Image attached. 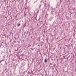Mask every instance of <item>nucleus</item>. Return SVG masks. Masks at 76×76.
<instances>
[{"instance_id":"obj_1","label":"nucleus","mask_w":76,"mask_h":76,"mask_svg":"<svg viewBox=\"0 0 76 76\" xmlns=\"http://www.w3.org/2000/svg\"><path fill=\"white\" fill-rule=\"evenodd\" d=\"M46 3H47V2H46V0L44 2V6H45V9H47V6H46V5H47V4H46Z\"/></svg>"},{"instance_id":"obj_2","label":"nucleus","mask_w":76,"mask_h":76,"mask_svg":"<svg viewBox=\"0 0 76 76\" xmlns=\"http://www.w3.org/2000/svg\"><path fill=\"white\" fill-rule=\"evenodd\" d=\"M21 56L22 57H25V54H24V53H22V54L21 55Z\"/></svg>"},{"instance_id":"obj_3","label":"nucleus","mask_w":76,"mask_h":76,"mask_svg":"<svg viewBox=\"0 0 76 76\" xmlns=\"http://www.w3.org/2000/svg\"><path fill=\"white\" fill-rule=\"evenodd\" d=\"M44 62H45V63H47V60L46 58L45 59Z\"/></svg>"},{"instance_id":"obj_4","label":"nucleus","mask_w":76,"mask_h":76,"mask_svg":"<svg viewBox=\"0 0 76 76\" xmlns=\"http://www.w3.org/2000/svg\"><path fill=\"white\" fill-rule=\"evenodd\" d=\"M23 64H24V65H25V64H26V63H25V62H23V63H22Z\"/></svg>"},{"instance_id":"obj_5","label":"nucleus","mask_w":76,"mask_h":76,"mask_svg":"<svg viewBox=\"0 0 76 76\" xmlns=\"http://www.w3.org/2000/svg\"><path fill=\"white\" fill-rule=\"evenodd\" d=\"M20 26V24L19 23L17 26L18 27H19V26Z\"/></svg>"},{"instance_id":"obj_6","label":"nucleus","mask_w":76,"mask_h":76,"mask_svg":"<svg viewBox=\"0 0 76 76\" xmlns=\"http://www.w3.org/2000/svg\"><path fill=\"white\" fill-rule=\"evenodd\" d=\"M41 5H40L39 6V9H40L41 7Z\"/></svg>"},{"instance_id":"obj_7","label":"nucleus","mask_w":76,"mask_h":76,"mask_svg":"<svg viewBox=\"0 0 76 76\" xmlns=\"http://www.w3.org/2000/svg\"><path fill=\"white\" fill-rule=\"evenodd\" d=\"M6 76H9V74L7 73L6 74Z\"/></svg>"},{"instance_id":"obj_8","label":"nucleus","mask_w":76,"mask_h":76,"mask_svg":"<svg viewBox=\"0 0 76 76\" xmlns=\"http://www.w3.org/2000/svg\"><path fill=\"white\" fill-rule=\"evenodd\" d=\"M9 39H10V42H11V41H12V39L10 40V38H9Z\"/></svg>"},{"instance_id":"obj_9","label":"nucleus","mask_w":76,"mask_h":76,"mask_svg":"<svg viewBox=\"0 0 76 76\" xmlns=\"http://www.w3.org/2000/svg\"><path fill=\"white\" fill-rule=\"evenodd\" d=\"M37 1H38V0H37L35 2H34V3H36Z\"/></svg>"},{"instance_id":"obj_10","label":"nucleus","mask_w":76,"mask_h":76,"mask_svg":"<svg viewBox=\"0 0 76 76\" xmlns=\"http://www.w3.org/2000/svg\"><path fill=\"white\" fill-rule=\"evenodd\" d=\"M2 61H4V60H2L1 61L0 63H1V62Z\"/></svg>"},{"instance_id":"obj_11","label":"nucleus","mask_w":76,"mask_h":76,"mask_svg":"<svg viewBox=\"0 0 76 76\" xmlns=\"http://www.w3.org/2000/svg\"><path fill=\"white\" fill-rule=\"evenodd\" d=\"M34 42L33 43V45L32 46V47H34Z\"/></svg>"},{"instance_id":"obj_12","label":"nucleus","mask_w":76,"mask_h":76,"mask_svg":"<svg viewBox=\"0 0 76 76\" xmlns=\"http://www.w3.org/2000/svg\"><path fill=\"white\" fill-rule=\"evenodd\" d=\"M53 19V17H51L50 18V19L51 20H52V19Z\"/></svg>"},{"instance_id":"obj_13","label":"nucleus","mask_w":76,"mask_h":76,"mask_svg":"<svg viewBox=\"0 0 76 76\" xmlns=\"http://www.w3.org/2000/svg\"><path fill=\"white\" fill-rule=\"evenodd\" d=\"M25 34H26V32L25 31L24 32V35H25Z\"/></svg>"},{"instance_id":"obj_14","label":"nucleus","mask_w":76,"mask_h":76,"mask_svg":"<svg viewBox=\"0 0 76 76\" xmlns=\"http://www.w3.org/2000/svg\"><path fill=\"white\" fill-rule=\"evenodd\" d=\"M39 12V10H38L37 12V13L38 14Z\"/></svg>"},{"instance_id":"obj_15","label":"nucleus","mask_w":76,"mask_h":76,"mask_svg":"<svg viewBox=\"0 0 76 76\" xmlns=\"http://www.w3.org/2000/svg\"><path fill=\"white\" fill-rule=\"evenodd\" d=\"M31 47V45H30L28 46V47Z\"/></svg>"},{"instance_id":"obj_16","label":"nucleus","mask_w":76,"mask_h":76,"mask_svg":"<svg viewBox=\"0 0 76 76\" xmlns=\"http://www.w3.org/2000/svg\"><path fill=\"white\" fill-rule=\"evenodd\" d=\"M40 3H42V1H40Z\"/></svg>"},{"instance_id":"obj_17","label":"nucleus","mask_w":76,"mask_h":76,"mask_svg":"<svg viewBox=\"0 0 76 76\" xmlns=\"http://www.w3.org/2000/svg\"><path fill=\"white\" fill-rule=\"evenodd\" d=\"M27 60L28 62H29V60H28V59H27Z\"/></svg>"},{"instance_id":"obj_18","label":"nucleus","mask_w":76,"mask_h":76,"mask_svg":"<svg viewBox=\"0 0 76 76\" xmlns=\"http://www.w3.org/2000/svg\"><path fill=\"white\" fill-rule=\"evenodd\" d=\"M38 47H40V46H39V45H38Z\"/></svg>"},{"instance_id":"obj_19","label":"nucleus","mask_w":76,"mask_h":76,"mask_svg":"<svg viewBox=\"0 0 76 76\" xmlns=\"http://www.w3.org/2000/svg\"><path fill=\"white\" fill-rule=\"evenodd\" d=\"M5 63H6V65H7V63H6V61H5Z\"/></svg>"},{"instance_id":"obj_20","label":"nucleus","mask_w":76,"mask_h":76,"mask_svg":"<svg viewBox=\"0 0 76 76\" xmlns=\"http://www.w3.org/2000/svg\"><path fill=\"white\" fill-rule=\"evenodd\" d=\"M65 47H68V46L67 45H65Z\"/></svg>"},{"instance_id":"obj_21","label":"nucleus","mask_w":76,"mask_h":76,"mask_svg":"<svg viewBox=\"0 0 76 76\" xmlns=\"http://www.w3.org/2000/svg\"><path fill=\"white\" fill-rule=\"evenodd\" d=\"M9 52H11L10 49V50H9Z\"/></svg>"},{"instance_id":"obj_22","label":"nucleus","mask_w":76,"mask_h":76,"mask_svg":"<svg viewBox=\"0 0 76 76\" xmlns=\"http://www.w3.org/2000/svg\"><path fill=\"white\" fill-rule=\"evenodd\" d=\"M14 42H15V43H16V41H14Z\"/></svg>"},{"instance_id":"obj_23","label":"nucleus","mask_w":76,"mask_h":76,"mask_svg":"<svg viewBox=\"0 0 76 76\" xmlns=\"http://www.w3.org/2000/svg\"><path fill=\"white\" fill-rule=\"evenodd\" d=\"M63 57H64V58L65 57V56H63Z\"/></svg>"},{"instance_id":"obj_24","label":"nucleus","mask_w":76,"mask_h":76,"mask_svg":"<svg viewBox=\"0 0 76 76\" xmlns=\"http://www.w3.org/2000/svg\"><path fill=\"white\" fill-rule=\"evenodd\" d=\"M23 60H24V61H25V59H23Z\"/></svg>"},{"instance_id":"obj_25","label":"nucleus","mask_w":76,"mask_h":76,"mask_svg":"<svg viewBox=\"0 0 76 76\" xmlns=\"http://www.w3.org/2000/svg\"><path fill=\"white\" fill-rule=\"evenodd\" d=\"M56 48H53L54 50H55Z\"/></svg>"},{"instance_id":"obj_26","label":"nucleus","mask_w":76,"mask_h":76,"mask_svg":"<svg viewBox=\"0 0 76 76\" xmlns=\"http://www.w3.org/2000/svg\"><path fill=\"white\" fill-rule=\"evenodd\" d=\"M32 48H30V50H32Z\"/></svg>"},{"instance_id":"obj_27","label":"nucleus","mask_w":76,"mask_h":76,"mask_svg":"<svg viewBox=\"0 0 76 76\" xmlns=\"http://www.w3.org/2000/svg\"><path fill=\"white\" fill-rule=\"evenodd\" d=\"M50 65H51V64L50 63Z\"/></svg>"},{"instance_id":"obj_28","label":"nucleus","mask_w":76,"mask_h":76,"mask_svg":"<svg viewBox=\"0 0 76 76\" xmlns=\"http://www.w3.org/2000/svg\"><path fill=\"white\" fill-rule=\"evenodd\" d=\"M73 10H74L73 9H72Z\"/></svg>"},{"instance_id":"obj_29","label":"nucleus","mask_w":76,"mask_h":76,"mask_svg":"<svg viewBox=\"0 0 76 76\" xmlns=\"http://www.w3.org/2000/svg\"><path fill=\"white\" fill-rule=\"evenodd\" d=\"M32 50H33H33H34V49H32Z\"/></svg>"},{"instance_id":"obj_30","label":"nucleus","mask_w":76,"mask_h":76,"mask_svg":"<svg viewBox=\"0 0 76 76\" xmlns=\"http://www.w3.org/2000/svg\"><path fill=\"white\" fill-rule=\"evenodd\" d=\"M23 42L25 41V40H23Z\"/></svg>"},{"instance_id":"obj_31","label":"nucleus","mask_w":76,"mask_h":76,"mask_svg":"<svg viewBox=\"0 0 76 76\" xmlns=\"http://www.w3.org/2000/svg\"><path fill=\"white\" fill-rule=\"evenodd\" d=\"M71 42L72 43L73 42V41Z\"/></svg>"},{"instance_id":"obj_32","label":"nucleus","mask_w":76,"mask_h":76,"mask_svg":"<svg viewBox=\"0 0 76 76\" xmlns=\"http://www.w3.org/2000/svg\"><path fill=\"white\" fill-rule=\"evenodd\" d=\"M31 38H32V36H31Z\"/></svg>"},{"instance_id":"obj_33","label":"nucleus","mask_w":76,"mask_h":76,"mask_svg":"<svg viewBox=\"0 0 76 76\" xmlns=\"http://www.w3.org/2000/svg\"><path fill=\"white\" fill-rule=\"evenodd\" d=\"M28 66H29V64H28Z\"/></svg>"},{"instance_id":"obj_34","label":"nucleus","mask_w":76,"mask_h":76,"mask_svg":"<svg viewBox=\"0 0 76 76\" xmlns=\"http://www.w3.org/2000/svg\"><path fill=\"white\" fill-rule=\"evenodd\" d=\"M3 72H2V74H3Z\"/></svg>"},{"instance_id":"obj_35","label":"nucleus","mask_w":76,"mask_h":76,"mask_svg":"<svg viewBox=\"0 0 76 76\" xmlns=\"http://www.w3.org/2000/svg\"><path fill=\"white\" fill-rule=\"evenodd\" d=\"M34 49H35V48H34Z\"/></svg>"},{"instance_id":"obj_36","label":"nucleus","mask_w":76,"mask_h":76,"mask_svg":"<svg viewBox=\"0 0 76 76\" xmlns=\"http://www.w3.org/2000/svg\"><path fill=\"white\" fill-rule=\"evenodd\" d=\"M7 17H5V18H7Z\"/></svg>"},{"instance_id":"obj_37","label":"nucleus","mask_w":76,"mask_h":76,"mask_svg":"<svg viewBox=\"0 0 76 76\" xmlns=\"http://www.w3.org/2000/svg\"><path fill=\"white\" fill-rule=\"evenodd\" d=\"M16 20H18V19H16Z\"/></svg>"},{"instance_id":"obj_38","label":"nucleus","mask_w":76,"mask_h":76,"mask_svg":"<svg viewBox=\"0 0 76 76\" xmlns=\"http://www.w3.org/2000/svg\"><path fill=\"white\" fill-rule=\"evenodd\" d=\"M70 40V39H69V40H68V41H69V40Z\"/></svg>"},{"instance_id":"obj_39","label":"nucleus","mask_w":76,"mask_h":76,"mask_svg":"<svg viewBox=\"0 0 76 76\" xmlns=\"http://www.w3.org/2000/svg\"><path fill=\"white\" fill-rule=\"evenodd\" d=\"M50 68H51V67H52V66H50Z\"/></svg>"},{"instance_id":"obj_40","label":"nucleus","mask_w":76,"mask_h":76,"mask_svg":"<svg viewBox=\"0 0 76 76\" xmlns=\"http://www.w3.org/2000/svg\"><path fill=\"white\" fill-rule=\"evenodd\" d=\"M52 60H53V59H52Z\"/></svg>"},{"instance_id":"obj_41","label":"nucleus","mask_w":76,"mask_h":76,"mask_svg":"<svg viewBox=\"0 0 76 76\" xmlns=\"http://www.w3.org/2000/svg\"><path fill=\"white\" fill-rule=\"evenodd\" d=\"M49 67H50V65H49Z\"/></svg>"},{"instance_id":"obj_42","label":"nucleus","mask_w":76,"mask_h":76,"mask_svg":"<svg viewBox=\"0 0 76 76\" xmlns=\"http://www.w3.org/2000/svg\"><path fill=\"white\" fill-rule=\"evenodd\" d=\"M62 9L63 10V8H62Z\"/></svg>"},{"instance_id":"obj_43","label":"nucleus","mask_w":76,"mask_h":76,"mask_svg":"<svg viewBox=\"0 0 76 76\" xmlns=\"http://www.w3.org/2000/svg\"><path fill=\"white\" fill-rule=\"evenodd\" d=\"M67 59H68V58H67Z\"/></svg>"},{"instance_id":"obj_44","label":"nucleus","mask_w":76,"mask_h":76,"mask_svg":"<svg viewBox=\"0 0 76 76\" xmlns=\"http://www.w3.org/2000/svg\"><path fill=\"white\" fill-rule=\"evenodd\" d=\"M14 64H15V63H14Z\"/></svg>"},{"instance_id":"obj_45","label":"nucleus","mask_w":76,"mask_h":76,"mask_svg":"<svg viewBox=\"0 0 76 76\" xmlns=\"http://www.w3.org/2000/svg\"><path fill=\"white\" fill-rule=\"evenodd\" d=\"M5 8V7H4V8Z\"/></svg>"},{"instance_id":"obj_46","label":"nucleus","mask_w":76,"mask_h":76,"mask_svg":"<svg viewBox=\"0 0 76 76\" xmlns=\"http://www.w3.org/2000/svg\"><path fill=\"white\" fill-rule=\"evenodd\" d=\"M57 60H58V59Z\"/></svg>"}]
</instances>
